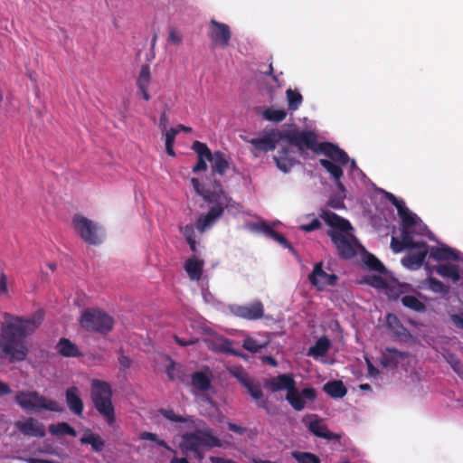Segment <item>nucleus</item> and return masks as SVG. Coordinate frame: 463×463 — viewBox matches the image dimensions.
<instances>
[{
  "label": "nucleus",
  "instance_id": "61",
  "mask_svg": "<svg viewBox=\"0 0 463 463\" xmlns=\"http://www.w3.org/2000/svg\"><path fill=\"white\" fill-rule=\"evenodd\" d=\"M118 363H119L120 368L125 370L131 366L132 361L128 356L122 354L118 357Z\"/></svg>",
  "mask_w": 463,
  "mask_h": 463
},
{
  "label": "nucleus",
  "instance_id": "3",
  "mask_svg": "<svg viewBox=\"0 0 463 463\" xmlns=\"http://www.w3.org/2000/svg\"><path fill=\"white\" fill-rule=\"evenodd\" d=\"M267 388L271 392L286 390V400L297 411L304 410L307 402H314L317 399V391L313 387H307L298 392L296 381L289 374H279L266 383Z\"/></svg>",
  "mask_w": 463,
  "mask_h": 463
},
{
  "label": "nucleus",
  "instance_id": "11",
  "mask_svg": "<svg viewBox=\"0 0 463 463\" xmlns=\"http://www.w3.org/2000/svg\"><path fill=\"white\" fill-rule=\"evenodd\" d=\"M327 235L331 238L342 259L350 260L356 255V240L348 232L327 231Z\"/></svg>",
  "mask_w": 463,
  "mask_h": 463
},
{
  "label": "nucleus",
  "instance_id": "44",
  "mask_svg": "<svg viewBox=\"0 0 463 463\" xmlns=\"http://www.w3.org/2000/svg\"><path fill=\"white\" fill-rule=\"evenodd\" d=\"M398 214L402 219V224L403 228H411L419 221L417 215L411 213L405 205L402 207V211L401 213H398Z\"/></svg>",
  "mask_w": 463,
  "mask_h": 463
},
{
  "label": "nucleus",
  "instance_id": "47",
  "mask_svg": "<svg viewBox=\"0 0 463 463\" xmlns=\"http://www.w3.org/2000/svg\"><path fill=\"white\" fill-rule=\"evenodd\" d=\"M286 117L287 112L285 109L268 108L263 112V118L271 122H281L286 118Z\"/></svg>",
  "mask_w": 463,
  "mask_h": 463
},
{
  "label": "nucleus",
  "instance_id": "64",
  "mask_svg": "<svg viewBox=\"0 0 463 463\" xmlns=\"http://www.w3.org/2000/svg\"><path fill=\"white\" fill-rule=\"evenodd\" d=\"M365 363H366V365H367V371H368V374L370 376H373V377H375L379 374V370L372 364V362L370 361V359L368 357H365Z\"/></svg>",
  "mask_w": 463,
  "mask_h": 463
},
{
  "label": "nucleus",
  "instance_id": "41",
  "mask_svg": "<svg viewBox=\"0 0 463 463\" xmlns=\"http://www.w3.org/2000/svg\"><path fill=\"white\" fill-rule=\"evenodd\" d=\"M401 243L405 245L407 249L412 248H424L425 241H414L413 235L411 231V228H403L402 229L401 233Z\"/></svg>",
  "mask_w": 463,
  "mask_h": 463
},
{
  "label": "nucleus",
  "instance_id": "45",
  "mask_svg": "<svg viewBox=\"0 0 463 463\" xmlns=\"http://www.w3.org/2000/svg\"><path fill=\"white\" fill-rule=\"evenodd\" d=\"M286 96L288 109L293 111L297 110L303 101L302 95L298 90L288 89L286 91Z\"/></svg>",
  "mask_w": 463,
  "mask_h": 463
},
{
  "label": "nucleus",
  "instance_id": "31",
  "mask_svg": "<svg viewBox=\"0 0 463 463\" xmlns=\"http://www.w3.org/2000/svg\"><path fill=\"white\" fill-rule=\"evenodd\" d=\"M190 131V128L185 127L182 124L177 125L175 128H170L168 130L164 131L165 132V151L167 155L170 156H175V153L174 151V144L175 140L176 135L181 131Z\"/></svg>",
  "mask_w": 463,
  "mask_h": 463
},
{
  "label": "nucleus",
  "instance_id": "46",
  "mask_svg": "<svg viewBox=\"0 0 463 463\" xmlns=\"http://www.w3.org/2000/svg\"><path fill=\"white\" fill-rule=\"evenodd\" d=\"M269 342L259 343L256 339L250 336H247L243 340L242 347L247 351L256 354L266 348Z\"/></svg>",
  "mask_w": 463,
  "mask_h": 463
},
{
  "label": "nucleus",
  "instance_id": "60",
  "mask_svg": "<svg viewBox=\"0 0 463 463\" xmlns=\"http://www.w3.org/2000/svg\"><path fill=\"white\" fill-rule=\"evenodd\" d=\"M228 429H229V430H231V431L234 432V433H237L239 435H243L247 431L246 428L241 427V426L237 425V424L232 423V422H229L228 423Z\"/></svg>",
  "mask_w": 463,
  "mask_h": 463
},
{
  "label": "nucleus",
  "instance_id": "63",
  "mask_svg": "<svg viewBox=\"0 0 463 463\" xmlns=\"http://www.w3.org/2000/svg\"><path fill=\"white\" fill-rule=\"evenodd\" d=\"M391 247L393 250L394 252H401L404 249H407L405 245L401 243V241L397 240L396 238L392 237L391 241Z\"/></svg>",
  "mask_w": 463,
  "mask_h": 463
},
{
  "label": "nucleus",
  "instance_id": "38",
  "mask_svg": "<svg viewBox=\"0 0 463 463\" xmlns=\"http://www.w3.org/2000/svg\"><path fill=\"white\" fill-rule=\"evenodd\" d=\"M244 388L248 391L249 394L252 397V399L258 401V406L260 408H266L267 402L262 400L263 392L260 386V384L254 383L252 380H250Z\"/></svg>",
  "mask_w": 463,
  "mask_h": 463
},
{
  "label": "nucleus",
  "instance_id": "32",
  "mask_svg": "<svg viewBox=\"0 0 463 463\" xmlns=\"http://www.w3.org/2000/svg\"><path fill=\"white\" fill-rule=\"evenodd\" d=\"M404 354L396 348L387 347L381 357V364L383 367H395L399 359L403 358Z\"/></svg>",
  "mask_w": 463,
  "mask_h": 463
},
{
  "label": "nucleus",
  "instance_id": "18",
  "mask_svg": "<svg viewBox=\"0 0 463 463\" xmlns=\"http://www.w3.org/2000/svg\"><path fill=\"white\" fill-rule=\"evenodd\" d=\"M14 425L26 436L43 438L46 433L43 424L33 418H28L24 421L18 420Z\"/></svg>",
  "mask_w": 463,
  "mask_h": 463
},
{
  "label": "nucleus",
  "instance_id": "4",
  "mask_svg": "<svg viewBox=\"0 0 463 463\" xmlns=\"http://www.w3.org/2000/svg\"><path fill=\"white\" fill-rule=\"evenodd\" d=\"M90 398L95 409L106 420L109 425L116 420L115 409L112 403V389L109 383L93 380L91 383Z\"/></svg>",
  "mask_w": 463,
  "mask_h": 463
},
{
  "label": "nucleus",
  "instance_id": "49",
  "mask_svg": "<svg viewBox=\"0 0 463 463\" xmlns=\"http://www.w3.org/2000/svg\"><path fill=\"white\" fill-rule=\"evenodd\" d=\"M364 281L371 287L383 289L388 287V283L385 279L378 275H369L364 278Z\"/></svg>",
  "mask_w": 463,
  "mask_h": 463
},
{
  "label": "nucleus",
  "instance_id": "43",
  "mask_svg": "<svg viewBox=\"0 0 463 463\" xmlns=\"http://www.w3.org/2000/svg\"><path fill=\"white\" fill-rule=\"evenodd\" d=\"M49 431L52 435H69L75 437L77 435L76 430L67 422H60L56 425L52 424L49 426Z\"/></svg>",
  "mask_w": 463,
  "mask_h": 463
},
{
  "label": "nucleus",
  "instance_id": "15",
  "mask_svg": "<svg viewBox=\"0 0 463 463\" xmlns=\"http://www.w3.org/2000/svg\"><path fill=\"white\" fill-rule=\"evenodd\" d=\"M279 134L282 132L271 129L269 132H265V135L259 138H252L249 142L254 146V148L260 152L273 151L276 148L279 138Z\"/></svg>",
  "mask_w": 463,
  "mask_h": 463
},
{
  "label": "nucleus",
  "instance_id": "19",
  "mask_svg": "<svg viewBox=\"0 0 463 463\" xmlns=\"http://www.w3.org/2000/svg\"><path fill=\"white\" fill-rule=\"evenodd\" d=\"M203 445V430H197L194 433H186L183 435L180 448L183 452H195L199 458L202 457L200 447Z\"/></svg>",
  "mask_w": 463,
  "mask_h": 463
},
{
  "label": "nucleus",
  "instance_id": "2",
  "mask_svg": "<svg viewBox=\"0 0 463 463\" xmlns=\"http://www.w3.org/2000/svg\"><path fill=\"white\" fill-rule=\"evenodd\" d=\"M279 138L295 146L300 151L310 149L316 154H322L332 160L347 165L349 156L347 153L337 145L331 142H317V135L310 130H286L279 134Z\"/></svg>",
  "mask_w": 463,
  "mask_h": 463
},
{
  "label": "nucleus",
  "instance_id": "1",
  "mask_svg": "<svg viewBox=\"0 0 463 463\" xmlns=\"http://www.w3.org/2000/svg\"><path fill=\"white\" fill-rule=\"evenodd\" d=\"M3 318L0 324V358L10 364L23 362L29 353L26 338L43 323V311L39 309L29 317L5 312Z\"/></svg>",
  "mask_w": 463,
  "mask_h": 463
},
{
  "label": "nucleus",
  "instance_id": "39",
  "mask_svg": "<svg viewBox=\"0 0 463 463\" xmlns=\"http://www.w3.org/2000/svg\"><path fill=\"white\" fill-rule=\"evenodd\" d=\"M330 347V342L326 337H320L315 345L309 348L308 354L319 357L324 356Z\"/></svg>",
  "mask_w": 463,
  "mask_h": 463
},
{
  "label": "nucleus",
  "instance_id": "5",
  "mask_svg": "<svg viewBox=\"0 0 463 463\" xmlns=\"http://www.w3.org/2000/svg\"><path fill=\"white\" fill-rule=\"evenodd\" d=\"M90 398L95 409L106 420L109 425L116 420L115 409L112 403V389L109 383L93 380L91 383Z\"/></svg>",
  "mask_w": 463,
  "mask_h": 463
},
{
  "label": "nucleus",
  "instance_id": "53",
  "mask_svg": "<svg viewBox=\"0 0 463 463\" xmlns=\"http://www.w3.org/2000/svg\"><path fill=\"white\" fill-rule=\"evenodd\" d=\"M232 374L243 387L251 380L250 375L241 368H236L232 370Z\"/></svg>",
  "mask_w": 463,
  "mask_h": 463
},
{
  "label": "nucleus",
  "instance_id": "6",
  "mask_svg": "<svg viewBox=\"0 0 463 463\" xmlns=\"http://www.w3.org/2000/svg\"><path fill=\"white\" fill-rule=\"evenodd\" d=\"M15 402L24 411L39 412L49 411L62 412L64 407L58 402L46 398L36 391H20L14 396Z\"/></svg>",
  "mask_w": 463,
  "mask_h": 463
},
{
  "label": "nucleus",
  "instance_id": "52",
  "mask_svg": "<svg viewBox=\"0 0 463 463\" xmlns=\"http://www.w3.org/2000/svg\"><path fill=\"white\" fill-rule=\"evenodd\" d=\"M221 446V440L217 437L213 435L212 430L210 429L204 428V448H214Z\"/></svg>",
  "mask_w": 463,
  "mask_h": 463
},
{
  "label": "nucleus",
  "instance_id": "7",
  "mask_svg": "<svg viewBox=\"0 0 463 463\" xmlns=\"http://www.w3.org/2000/svg\"><path fill=\"white\" fill-rule=\"evenodd\" d=\"M204 202L208 211L204 214V231L210 229L222 215L229 206L230 200L220 183L216 184L213 191H204Z\"/></svg>",
  "mask_w": 463,
  "mask_h": 463
},
{
  "label": "nucleus",
  "instance_id": "37",
  "mask_svg": "<svg viewBox=\"0 0 463 463\" xmlns=\"http://www.w3.org/2000/svg\"><path fill=\"white\" fill-rule=\"evenodd\" d=\"M323 390L332 398H343L347 390L342 381H331L326 383Z\"/></svg>",
  "mask_w": 463,
  "mask_h": 463
},
{
  "label": "nucleus",
  "instance_id": "51",
  "mask_svg": "<svg viewBox=\"0 0 463 463\" xmlns=\"http://www.w3.org/2000/svg\"><path fill=\"white\" fill-rule=\"evenodd\" d=\"M193 149L197 154V163L193 167V173H197L203 170V142L195 141L193 145Z\"/></svg>",
  "mask_w": 463,
  "mask_h": 463
},
{
  "label": "nucleus",
  "instance_id": "33",
  "mask_svg": "<svg viewBox=\"0 0 463 463\" xmlns=\"http://www.w3.org/2000/svg\"><path fill=\"white\" fill-rule=\"evenodd\" d=\"M159 412L166 420L174 422L183 423L187 429H194L195 427V423L192 416L183 417L181 415H177L171 409H162L159 411Z\"/></svg>",
  "mask_w": 463,
  "mask_h": 463
},
{
  "label": "nucleus",
  "instance_id": "17",
  "mask_svg": "<svg viewBox=\"0 0 463 463\" xmlns=\"http://www.w3.org/2000/svg\"><path fill=\"white\" fill-rule=\"evenodd\" d=\"M233 314L241 318L248 320H258L264 316V307L260 301L245 306H237L233 308Z\"/></svg>",
  "mask_w": 463,
  "mask_h": 463
},
{
  "label": "nucleus",
  "instance_id": "25",
  "mask_svg": "<svg viewBox=\"0 0 463 463\" xmlns=\"http://www.w3.org/2000/svg\"><path fill=\"white\" fill-rule=\"evenodd\" d=\"M416 249L418 250V252L409 254V255L405 256L402 260V263L405 267L411 269L420 268L423 264L425 258L428 255L427 243H425L424 248H416Z\"/></svg>",
  "mask_w": 463,
  "mask_h": 463
},
{
  "label": "nucleus",
  "instance_id": "20",
  "mask_svg": "<svg viewBox=\"0 0 463 463\" xmlns=\"http://www.w3.org/2000/svg\"><path fill=\"white\" fill-rule=\"evenodd\" d=\"M320 217L331 227L329 231L346 232L352 229L350 222L331 211H322Z\"/></svg>",
  "mask_w": 463,
  "mask_h": 463
},
{
  "label": "nucleus",
  "instance_id": "10",
  "mask_svg": "<svg viewBox=\"0 0 463 463\" xmlns=\"http://www.w3.org/2000/svg\"><path fill=\"white\" fill-rule=\"evenodd\" d=\"M169 365L165 373L169 380L180 383H188L191 377V384L197 391H203V371H197L192 374L186 372L184 365L176 364L172 359H169Z\"/></svg>",
  "mask_w": 463,
  "mask_h": 463
},
{
  "label": "nucleus",
  "instance_id": "40",
  "mask_svg": "<svg viewBox=\"0 0 463 463\" xmlns=\"http://www.w3.org/2000/svg\"><path fill=\"white\" fill-rule=\"evenodd\" d=\"M402 304L413 311L416 312H425L426 311V306L423 302H421L418 298L411 295H405L402 297L401 298Z\"/></svg>",
  "mask_w": 463,
  "mask_h": 463
},
{
  "label": "nucleus",
  "instance_id": "55",
  "mask_svg": "<svg viewBox=\"0 0 463 463\" xmlns=\"http://www.w3.org/2000/svg\"><path fill=\"white\" fill-rule=\"evenodd\" d=\"M8 298L9 290L7 286V276L2 272L0 274V298Z\"/></svg>",
  "mask_w": 463,
  "mask_h": 463
},
{
  "label": "nucleus",
  "instance_id": "48",
  "mask_svg": "<svg viewBox=\"0 0 463 463\" xmlns=\"http://www.w3.org/2000/svg\"><path fill=\"white\" fill-rule=\"evenodd\" d=\"M291 455L298 463H321L320 458L311 452L293 451Z\"/></svg>",
  "mask_w": 463,
  "mask_h": 463
},
{
  "label": "nucleus",
  "instance_id": "36",
  "mask_svg": "<svg viewBox=\"0 0 463 463\" xmlns=\"http://www.w3.org/2000/svg\"><path fill=\"white\" fill-rule=\"evenodd\" d=\"M81 444H90L95 452H100L105 447V441L99 434L92 433L90 430L86 431L80 438Z\"/></svg>",
  "mask_w": 463,
  "mask_h": 463
},
{
  "label": "nucleus",
  "instance_id": "30",
  "mask_svg": "<svg viewBox=\"0 0 463 463\" xmlns=\"http://www.w3.org/2000/svg\"><path fill=\"white\" fill-rule=\"evenodd\" d=\"M430 256L435 260H458V252L448 247H432L430 250Z\"/></svg>",
  "mask_w": 463,
  "mask_h": 463
},
{
  "label": "nucleus",
  "instance_id": "24",
  "mask_svg": "<svg viewBox=\"0 0 463 463\" xmlns=\"http://www.w3.org/2000/svg\"><path fill=\"white\" fill-rule=\"evenodd\" d=\"M195 229L200 233H203V214L197 217L194 225H186L184 228H182L181 230L183 235L184 236L187 243L190 246L191 250L194 252L196 250Z\"/></svg>",
  "mask_w": 463,
  "mask_h": 463
},
{
  "label": "nucleus",
  "instance_id": "14",
  "mask_svg": "<svg viewBox=\"0 0 463 463\" xmlns=\"http://www.w3.org/2000/svg\"><path fill=\"white\" fill-rule=\"evenodd\" d=\"M205 161L211 164L213 174L223 175L229 168V162L223 153L216 151L213 154L211 149L204 144V171L207 169Z\"/></svg>",
  "mask_w": 463,
  "mask_h": 463
},
{
  "label": "nucleus",
  "instance_id": "56",
  "mask_svg": "<svg viewBox=\"0 0 463 463\" xmlns=\"http://www.w3.org/2000/svg\"><path fill=\"white\" fill-rule=\"evenodd\" d=\"M386 198L392 205L396 207L397 212L401 213L402 207L405 205L404 202L399 200L393 194L388 192L386 193Z\"/></svg>",
  "mask_w": 463,
  "mask_h": 463
},
{
  "label": "nucleus",
  "instance_id": "57",
  "mask_svg": "<svg viewBox=\"0 0 463 463\" xmlns=\"http://www.w3.org/2000/svg\"><path fill=\"white\" fill-rule=\"evenodd\" d=\"M449 317L455 326L463 329V309L457 314L450 315Z\"/></svg>",
  "mask_w": 463,
  "mask_h": 463
},
{
  "label": "nucleus",
  "instance_id": "58",
  "mask_svg": "<svg viewBox=\"0 0 463 463\" xmlns=\"http://www.w3.org/2000/svg\"><path fill=\"white\" fill-rule=\"evenodd\" d=\"M320 226H321V222H319V220L314 219V220H312L311 222H309L307 224L301 225L300 228H301V230L308 232L317 230L318 228H320Z\"/></svg>",
  "mask_w": 463,
  "mask_h": 463
},
{
  "label": "nucleus",
  "instance_id": "34",
  "mask_svg": "<svg viewBox=\"0 0 463 463\" xmlns=\"http://www.w3.org/2000/svg\"><path fill=\"white\" fill-rule=\"evenodd\" d=\"M386 325L392 333L397 337H405L409 335L407 328L393 314H388L386 316Z\"/></svg>",
  "mask_w": 463,
  "mask_h": 463
},
{
  "label": "nucleus",
  "instance_id": "23",
  "mask_svg": "<svg viewBox=\"0 0 463 463\" xmlns=\"http://www.w3.org/2000/svg\"><path fill=\"white\" fill-rule=\"evenodd\" d=\"M274 161L278 168L284 173H288L298 162L288 147H282L279 155L274 156Z\"/></svg>",
  "mask_w": 463,
  "mask_h": 463
},
{
  "label": "nucleus",
  "instance_id": "8",
  "mask_svg": "<svg viewBox=\"0 0 463 463\" xmlns=\"http://www.w3.org/2000/svg\"><path fill=\"white\" fill-rule=\"evenodd\" d=\"M80 325L87 331L108 334L114 326V319L99 308H87L80 317Z\"/></svg>",
  "mask_w": 463,
  "mask_h": 463
},
{
  "label": "nucleus",
  "instance_id": "16",
  "mask_svg": "<svg viewBox=\"0 0 463 463\" xmlns=\"http://www.w3.org/2000/svg\"><path fill=\"white\" fill-rule=\"evenodd\" d=\"M312 285L321 290L326 286H334L336 283L337 276L335 274H327L322 269V263H317L312 273L308 277Z\"/></svg>",
  "mask_w": 463,
  "mask_h": 463
},
{
  "label": "nucleus",
  "instance_id": "28",
  "mask_svg": "<svg viewBox=\"0 0 463 463\" xmlns=\"http://www.w3.org/2000/svg\"><path fill=\"white\" fill-rule=\"evenodd\" d=\"M434 269L439 276L451 279L453 283H457L460 279V269L458 265L450 263L439 264Z\"/></svg>",
  "mask_w": 463,
  "mask_h": 463
},
{
  "label": "nucleus",
  "instance_id": "26",
  "mask_svg": "<svg viewBox=\"0 0 463 463\" xmlns=\"http://www.w3.org/2000/svg\"><path fill=\"white\" fill-rule=\"evenodd\" d=\"M256 228L264 233L266 236L273 239L274 241H278L279 244H281L283 247L288 249L292 253L296 254L295 249L291 246V244L288 242V241L280 233L273 230L270 226H269L265 222H261L260 224H256Z\"/></svg>",
  "mask_w": 463,
  "mask_h": 463
},
{
  "label": "nucleus",
  "instance_id": "29",
  "mask_svg": "<svg viewBox=\"0 0 463 463\" xmlns=\"http://www.w3.org/2000/svg\"><path fill=\"white\" fill-rule=\"evenodd\" d=\"M55 348L57 353L64 357H78L81 355L78 346L65 337L59 340Z\"/></svg>",
  "mask_w": 463,
  "mask_h": 463
},
{
  "label": "nucleus",
  "instance_id": "9",
  "mask_svg": "<svg viewBox=\"0 0 463 463\" xmlns=\"http://www.w3.org/2000/svg\"><path fill=\"white\" fill-rule=\"evenodd\" d=\"M72 225L83 241L90 245H99L103 239V231L100 225L81 214H75Z\"/></svg>",
  "mask_w": 463,
  "mask_h": 463
},
{
  "label": "nucleus",
  "instance_id": "13",
  "mask_svg": "<svg viewBox=\"0 0 463 463\" xmlns=\"http://www.w3.org/2000/svg\"><path fill=\"white\" fill-rule=\"evenodd\" d=\"M303 421L307 425L308 430L318 438H323L327 440H337L340 436L331 432L326 424L323 423L322 419L317 415H310L305 417Z\"/></svg>",
  "mask_w": 463,
  "mask_h": 463
},
{
  "label": "nucleus",
  "instance_id": "54",
  "mask_svg": "<svg viewBox=\"0 0 463 463\" xmlns=\"http://www.w3.org/2000/svg\"><path fill=\"white\" fill-rule=\"evenodd\" d=\"M182 40L183 35L177 29L172 26L168 28V41L171 43L178 45L182 43Z\"/></svg>",
  "mask_w": 463,
  "mask_h": 463
},
{
  "label": "nucleus",
  "instance_id": "22",
  "mask_svg": "<svg viewBox=\"0 0 463 463\" xmlns=\"http://www.w3.org/2000/svg\"><path fill=\"white\" fill-rule=\"evenodd\" d=\"M319 164L321 166H323L326 172L330 175L331 178L335 181L336 186L340 190H344V184L341 182V178L344 175V171L342 169L343 164H340L338 162H335L329 159H320Z\"/></svg>",
  "mask_w": 463,
  "mask_h": 463
},
{
  "label": "nucleus",
  "instance_id": "27",
  "mask_svg": "<svg viewBox=\"0 0 463 463\" xmlns=\"http://www.w3.org/2000/svg\"><path fill=\"white\" fill-rule=\"evenodd\" d=\"M151 80L150 67L148 64H143L140 69L139 76L137 80V86L146 100L150 99L148 94V85Z\"/></svg>",
  "mask_w": 463,
  "mask_h": 463
},
{
  "label": "nucleus",
  "instance_id": "50",
  "mask_svg": "<svg viewBox=\"0 0 463 463\" xmlns=\"http://www.w3.org/2000/svg\"><path fill=\"white\" fill-rule=\"evenodd\" d=\"M427 287L429 289L435 293H447L448 288L439 279L435 278H428L426 280Z\"/></svg>",
  "mask_w": 463,
  "mask_h": 463
},
{
  "label": "nucleus",
  "instance_id": "42",
  "mask_svg": "<svg viewBox=\"0 0 463 463\" xmlns=\"http://www.w3.org/2000/svg\"><path fill=\"white\" fill-rule=\"evenodd\" d=\"M364 262L370 270L376 271L381 274H385L387 272V269L382 261L372 253L364 255Z\"/></svg>",
  "mask_w": 463,
  "mask_h": 463
},
{
  "label": "nucleus",
  "instance_id": "12",
  "mask_svg": "<svg viewBox=\"0 0 463 463\" xmlns=\"http://www.w3.org/2000/svg\"><path fill=\"white\" fill-rule=\"evenodd\" d=\"M232 37L230 27L214 19L210 21L209 38L213 46L227 47Z\"/></svg>",
  "mask_w": 463,
  "mask_h": 463
},
{
  "label": "nucleus",
  "instance_id": "21",
  "mask_svg": "<svg viewBox=\"0 0 463 463\" xmlns=\"http://www.w3.org/2000/svg\"><path fill=\"white\" fill-rule=\"evenodd\" d=\"M65 399L69 410L77 416H82L84 405L78 387L71 386L67 388Z\"/></svg>",
  "mask_w": 463,
  "mask_h": 463
},
{
  "label": "nucleus",
  "instance_id": "35",
  "mask_svg": "<svg viewBox=\"0 0 463 463\" xmlns=\"http://www.w3.org/2000/svg\"><path fill=\"white\" fill-rule=\"evenodd\" d=\"M184 269L191 280L198 281L203 273V261L190 258L184 263Z\"/></svg>",
  "mask_w": 463,
  "mask_h": 463
},
{
  "label": "nucleus",
  "instance_id": "62",
  "mask_svg": "<svg viewBox=\"0 0 463 463\" xmlns=\"http://www.w3.org/2000/svg\"><path fill=\"white\" fill-rule=\"evenodd\" d=\"M231 346H232V342L225 339L222 343V345H221V351L222 352H225V353H231V354H233L237 356H241V354L238 352H235V351H232L231 349Z\"/></svg>",
  "mask_w": 463,
  "mask_h": 463
},
{
  "label": "nucleus",
  "instance_id": "59",
  "mask_svg": "<svg viewBox=\"0 0 463 463\" xmlns=\"http://www.w3.org/2000/svg\"><path fill=\"white\" fill-rule=\"evenodd\" d=\"M175 340L178 345H180L182 346H187V345L196 344L199 339L196 337H189L188 339H184V338H182L179 336H175Z\"/></svg>",
  "mask_w": 463,
  "mask_h": 463
}]
</instances>
